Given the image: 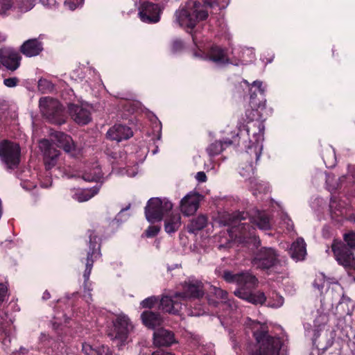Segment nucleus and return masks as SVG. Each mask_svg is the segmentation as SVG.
I'll return each instance as SVG.
<instances>
[{
  "mask_svg": "<svg viewBox=\"0 0 355 355\" xmlns=\"http://www.w3.org/2000/svg\"><path fill=\"white\" fill-rule=\"evenodd\" d=\"M252 86L257 89L262 97L261 99L257 100L255 92H252V89H250V106L251 108L245 110V116L248 123L253 122L254 121L255 122L252 123L250 125H247L245 127V130L249 137L252 134L254 141L242 155V159L248 162V164H241L239 173L243 178L249 180L252 189L254 190L253 193L256 195V191L259 193L267 192L269 190V187L267 184L260 182L256 178H252L254 172L253 164L257 163L263 149L261 142L263 140L264 125L261 121L257 119L261 116L260 110H263L266 107V100L263 97L265 88L263 87V83L259 80H255L252 83ZM251 141L252 142V141Z\"/></svg>",
  "mask_w": 355,
  "mask_h": 355,
  "instance_id": "obj_1",
  "label": "nucleus"
},
{
  "mask_svg": "<svg viewBox=\"0 0 355 355\" xmlns=\"http://www.w3.org/2000/svg\"><path fill=\"white\" fill-rule=\"evenodd\" d=\"M202 6L196 0H189L186 5L175 12V22L180 26L186 29L191 33L193 43L200 49L198 45V37L195 33H192L197 23L205 20L208 17L207 10H205L204 6L214 8L218 5L216 0H203Z\"/></svg>",
  "mask_w": 355,
  "mask_h": 355,
  "instance_id": "obj_2",
  "label": "nucleus"
},
{
  "mask_svg": "<svg viewBox=\"0 0 355 355\" xmlns=\"http://www.w3.org/2000/svg\"><path fill=\"white\" fill-rule=\"evenodd\" d=\"M245 325L252 331L255 340L251 355H279L282 343L281 339L268 333L266 324L250 318H246Z\"/></svg>",
  "mask_w": 355,
  "mask_h": 355,
  "instance_id": "obj_3",
  "label": "nucleus"
},
{
  "mask_svg": "<svg viewBox=\"0 0 355 355\" xmlns=\"http://www.w3.org/2000/svg\"><path fill=\"white\" fill-rule=\"evenodd\" d=\"M247 215V213L245 212H238L225 214L223 216L222 223L223 225L231 226V227L223 233V236H228V238L226 239V243L219 245L220 248L228 247L229 243L235 239L245 243H248V239L257 241L254 227L248 223L241 222L246 218Z\"/></svg>",
  "mask_w": 355,
  "mask_h": 355,
  "instance_id": "obj_4",
  "label": "nucleus"
},
{
  "mask_svg": "<svg viewBox=\"0 0 355 355\" xmlns=\"http://www.w3.org/2000/svg\"><path fill=\"white\" fill-rule=\"evenodd\" d=\"M223 278L227 282L236 283L238 285L239 288L234 292L238 297L256 305H262L266 301V297L263 292H251V289L256 286L257 279L250 272L233 274L232 272L225 271Z\"/></svg>",
  "mask_w": 355,
  "mask_h": 355,
  "instance_id": "obj_5",
  "label": "nucleus"
},
{
  "mask_svg": "<svg viewBox=\"0 0 355 355\" xmlns=\"http://www.w3.org/2000/svg\"><path fill=\"white\" fill-rule=\"evenodd\" d=\"M204 295L203 284L198 280H189L183 285V292L175 293L172 296H164L160 300L159 308L164 312L173 314L180 313L188 300L200 298Z\"/></svg>",
  "mask_w": 355,
  "mask_h": 355,
  "instance_id": "obj_6",
  "label": "nucleus"
},
{
  "mask_svg": "<svg viewBox=\"0 0 355 355\" xmlns=\"http://www.w3.org/2000/svg\"><path fill=\"white\" fill-rule=\"evenodd\" d=\"M39 105L43 116L51 123L61 125L65 122L62 107L56 99L49 96L41 98Z\"/></svg>",
  "mask_w": 355,
  "mask_h": 355,
  "instance_id": "obj_7",
  "label": "nucleus"
},
{
  "mask_svg": "<svg viewBox=\"0 0 355 355\" xmlns=\"http://www.w3.org/2000/svg\"><path fill=\"white\" fill-rule=\"evenodd\" d=\"M173 208V204L166 198H152L145 209L146 218L150 223L162 220L163 216Z\"/></svg>",
  "mask_w": 355,
  "mask_h": 355,
  "instance_id": "obj_8",
  "label": "nucleus"
},
{
  "mask_svg": "<svg viewBox=\"0 0 355 355\" xmlns=\"http://www.w3.org/2000/svg\"><path fill=\"white\" fill-rule=\"evenodd\" d=\"M0 158L8 168L17 167L20 162L19 144L7 140L2 141L0 143Z\"/></svg>",
  "mask_w": 355,
  "mask_h": 355,
  "instance_id": "obj_9",
  "label": "nucleus"
},
{
  "mask_svg": "<svg viewBox=\"0 0 355 355\" xmlns=\"http://www.w3.org/2000/svg\"><path fill=\"white\" fill-rule=\"evenodd\" d=\"M331 250L339 265L347 270H355V257L341 241H334Z\"/></svg>",
  "mask_w": 355,
  "mask_h": 355,
  "instance_id": "obj_10",
  "label": "nucleus"
},
{
  "mask_svg": "<svg viewBox=\"0 0 355 355\" xmlns=\"http://www.w3.org/2000/svg\"><path fill=\"white\" fill-rule=\"evenodd\" d=\"M132 328L133 326L128 316L123 314L119 315L114 321V329L110 334V336L112 337V339L118 340L123 343L128 338Z\"/></svg>",
  "mask_w": 355,
  "mask_h": 355,
  "instance_id": "obj_11",
  "label": "nucleus"
},
{
  "mask_svg": "<svg viewBox=\"0 0 355 355\" xmlns=\"http://www.w3.org/2000/svg\"><path fill=\"white\" fill-rule=\"evenodd\" d=\"M278 254L272 248H262L256 254L252 260L254 267L266 269L273 266L277 261Z\"/></svg>",
  "mask_w": 355,
  "mask_h": 355,
  "instance_id": "obj_12",
  "label": "nucleus"
},
{
  "mask_svg": "<svg viewBox=\"0 0 355 355\" xmlns=\"http://www.w3.org/2000/svg\"><path fill=\"white\" fill-rule=\"evenodd\" d=\"M21 56L20 53L12 47H3L0 49V62L8 70L15 71L21 64Z\"/></svg>",
  "mask_w": 355,
  "mask_h": 355,
  "instance_id": "obj_13",
  "label": "nucleus"
},
{
  "mask_svg": "<svg viewBox=\"0 0 355 355\" xmlns=\"http://www.w3.org/2000/svg\"><path fill=\"white\" fill-rule=\"evenodd\" d=\"M202 196L197 192L191 191L180 201V209L186 216L194 214L199 208Z\"/></svg>",
  "mask_w": 355,
  "mask_h": 355,
  "instance_id": "obj_14",
  "label": "nucleus"
},
{
  "mask_svg": "<svg viewBox=\"0 0 355 355\" xmlns=\"http://www.w3.org/2000/svg\"><path fill=\"white\" fill-rule=\"evenodd\" d=\"M39 147L44 154V162L47 170L51 169L58 162L60 156V151L55 149L53 144L48 139H42L40 141Z\"/></svg>",
  "mask_w": 355,
  "mask_h": 355,
  "instance_id": "obj_15",
  "label": "nucleus"
},
{
  "mask_svg": "<svg viewBox=\"0 0 355 355\" xmlns=\"http://www.w3.org/2000/svg\"><path fill=\"white\" fill-rule=\"evenodd\" d=\"M163 8L157 4L144 2L141 4L139 15L141 20L146 23H157L160 19V14Z\"/></svg>",
  "mask_w": 355,
  "mask_h": 355,
  "instance_id": "obj_16",
  "label": "nucleus"
},
{
  "mask_svg": "<svg viewBox=\"0 0 355 355\" xmlns=\"http://www.w3.org/2000/svg\"><path fill=\"white\" fill-rule=\"evenodd\" d=\"M89 250L87 253V258L86 262V268L83 274V277L85 279V290L87 288V283L89 281V275L91 274V271L93 267L94 259L93 257L97 258L100 257L101 253L99 251V245H98V242L96 241V235H94V232H91L89 234Z\"/></svg>",
  "mask_w": 355,
  "mask_h": 355,
  "instance_id": "obj_17",
  "label": "nucleus"
},
{
  "mask_svg": "<svg viewBox=\"0 0 355 355\" xmlns=\"http://www.w3.org/2000/svg\"><path fill=\"white\" fill-rule=\"evenodd\" d=\"M68 108L71 118L78 124L85 125L92 120L91 112L87 105L70 104Z\"/></svg>",
  "mask_w": 355,
  "mask_h": 355,
  "instance_id": "obj_18",
  "label": "nucleus"
},
{
  "mask_svg": "<svg viewBox=\"0 0 355 355\" xmlns=\"http://www.w3.org/2000/svg\"><path fill=\"white\" fill-rule=\"evenodd\" d=\"M214 293L215 296L221 300L220 302H216L213 300L209 299L208 302L210 305H213L215 306H219L223 310L225 311H228V313L221 314V316L226 317L227 315L230 314L234 310L236 309V305L234 301L227 299V293L220 288H214Z\"/></svg>",
  "mask_w": 355,
  "mask_h": 355,
  "instance_id": "obj_19",
  "label": "nucleus"
},
{
  "mask_svg": "<svg viewBox=\"0 0 355 355\" xmlns=\"http://www.w3.org/2000/svg\"><path fill=\"white\" fill-rule=\"evenodd\" d=\"M133 132L130 128L121 124H116L107 132V137L113 141L120 142L132 137Z\"/></svg>",
  "mask_w": 355,
  "mask_h": 355,
  "instance_id": "obj_20",
  "label": "nucleus"
},
{
  "mask_svg": "<svg viewBox=\"0 0 355 355\" xmlns=\"http://www.w3.org/2000/svg\"><path fill=\"white\" fill-rule=\"evenodd\" d=\"M195 57L203 59H209L218 64L229 63V59L225 51L219 46H211L207 55H202L197 52L194 53Z\"/></svg>",
  "mask_w": 355,
  "mask_h": 355,
  "instance_id": "obj_21",
  "label": "nucleus"
},
{
  "mask_svg": "<svg viewBox=\"0 0 355 355\" xmlns=\"http://www.w3.org/2000/svg\"><path fill=\"white\" fill-rule=\"evenodd\" d=\"M175 342L173 333L165 329H159L153 334V343L157 347H168Z\"/></svg>",
  "mask_w": 355,
  "mask_h": 355,
  "instance_id": "obj_22",
  "label": "nucleus"
},
{
  "mask_svg": "<svg viewBox=\"0 0 355 355\" xmlns=\"http://www.w3.org/2000/svg\"><path fill=\"white\" fill-rule=\"evenodd\" d=\"M42 51L43 44L37 39L28 40L20 46L21 53L28 58L37 56Z\"/></svg>",
  "mask_w": 355,
  "mask_h": 355,
  "instance_id": "obj_23",
  "label": "nucleus"
},
{
  "mask_svg": "<svg viewBox=\"0 0 355 355\" xmlns=\"http://www.w3.org/2000/svg\"><path fill=\"white\" fill-rule=\"evenodd\" d=\"M100 189L101 185H96L89 189H73L71 190V197L79 202H86L96 196Z\"/></svg>",
  "mask_w": 355,
  "mask_h": 355,
  "instance_id": "obj_24",
  "label": "nucleus"
},
{
  "mask_svg": "<svg viewBox=\"0 0 355 355\" xmlns=\"http://www.w3.org/2000/svg\"><path fill=\"white\" fill-rule=\"evenodd\" d=\"M53 137L55 138V144L58 147L62 148L66 153H72L75 150V144L69 135L61 132H56Z\"/></svg>",
  "mask_w": 355,
  "mask_h": 355,
  "instance_id": "obj_25",
  "label": "nucleus"
},
{
  "mask_svg": "<svg viewBox=\"0 0 355 355\" xmlns=\"http://www.w3.org/2000/svg\"><path fill=\"white\" fill-rule=\"evenodd\" d=\"M291 258L295 261L304 260L306 255V243L302 238H298L294 241L289 250Z\"/></svg>",
  "mask_w": 355,
  "mask_h": 355,
  "instance_id": "obj_26",
  "label": "nucleus"
},
{
  "mask_svg": "<svg viewBox=\"0 0 355 355\" xmlns=\"http://www.w3.org/2000/svg\"><path fill=\"white\" fill-rule=\"evenodd\" d=\"M250 222L262 230H267L271 227L270 218L265 211H256L250 217Z\"/></svg>",
  "mask_w": 355,
  "mask_h": 355,
  "instance_id": "obj_27",
  "label": "nucleus"
},
{
  "mask_svg": "<svg viewBox=\"0 0 355 355\" xmlns=\"http://www.w3.org/2000/svg\"><path fill=\"white\" fill-rule=\"evenodd\" d=\"M141 318L144 324L150 329H155L162 322L160 315L151 311H144L141 315Z\"/></svg>",
  "mask_w": 355,
  "mask_h": 355,
  "instance_id": "obj_28",
  "label": "nucleus"
},
{
  "mask_svg": "<svg viewBox=\"0 0 355 355\" xmlns=\"http://www.w3.org/2000/svg\"><path fill=\"white\" fill-rule=\"evenodd\" d=\"M181 216L180 214H171L164 220V230L168 234H173L181 226Z\"/></svg>",
  "mask_w": 355,
  "mask_h": 355,
  "instance_id": "obj_29",
  "label": "nucleus"
},
{
  "mask_svg": "<svg viewBox=\"0 0 355 355\" xmlns=\"http://www.w3.org/2000/svg\"><path fill=\"white\" fill-rule=\"evenodd\" d=\"M82 352L84 355H112L108 347L103 345L94 347L88 343L83 344Z\"/></svg>",
  "mask_w": 355,
  "mask_h": 355,
  "instance_id": "obj_30",
  "label": "nucleus"
},
{
  "mask_svg": "<svg viewBox=\"0 0 355 355\" xmlns=\"http://www.w3.org/2000/svg\"><path fill=\"white\" fill-rule=\"evenodd\" d=\"M83 178L87 182H100L101 184L99 185L101 186L104 182V178L102 175L101 168L97 164L95 165V166H94L92 169H90L89 171H86L83 175Z\"/></svg>",
  "mask_w": 355,
  "mask_h": 355,
  "instance_id": "obj_31",
  "label": "nucleus"
},
{
  "mask_svg": "<svg viewBox=\"0 0 355 355\" xmlns=\"http://www.w3.org/2000/svg\"><path fill=\"white\" fill-rule=\"evenodd\" d=\"M346 203L340 199L334 197L331 198L329 208L333 218L342 216L345 213Z\"/></svg>",
  "mask_w": 355,
  "mask_h": 355,
  "instance_id": "obj_32",
  "label": "nucleus"
},
{
  "mask_svg": "<svg viewBox=\"0 0 355 355\" xmlns=\"http://www.w3.org/2000/svg\"><path fill=\"white\" fill-rule=\"evenodd\" d=\"M0 330L7 336H11L15 332L13 320L6 313L0 315Z\"/></svg>",
  "mask_w": 355,
  "mask_h": 355,
  "instance_id": "obj_33",
  "label": "nucleus"
},
{
  "mask_svg": "<svg viewBox=\"0 0 355 355\" xmlns=\"http://www.w3.org/2000/svg\"><path fill=\"white\" fill-rule=\"evenodd\" d=\"M207 223V218L205 215H199L193 218L187 226L189 232L196 233L202 230Z\"/></svg>",
  "mask_w": 355,
  "mask_h": 355,
  "instance_id": "obj_34",
  "label": "nucleus"
},
{
  "mask_svg": "<svg viewBox=\"0 0 355 355\" xmlns=\"http://www.w3.org/2000/svg\"><path fill=\"white\" fill-rule=\"evenodd\" d=\"M232 144V141L231 140L225 141L223 142L216 141L209 145L207 150L209 155L214 156L220 154L223 150V144L231 145Z\"/></svg>",
  "mask_w": 355,
  "mask_h": 355,
  "instance_id": "obj_35",
  "label": "nucleus"
},
{
  "mask_svg": "<svg viewBox=\"0 0 355 355\" xmlns=\"http://www.w3.org/2000/svg\"><path fill=\"white\" fill-rule=\"evenodd\" d=\"M17 4L16 0H0V15H7Z\"/></svg>",
  "mask_w": 355,
  "mask_h": 355,
  "instance_id": "obj_36",
  "label": "nucleus"
},
{
  "mask_svg": "<svg viewBox=\"0 0 355 355\" xmlns=\"http://www.w3.org/2000/svg\"><path fill=\"white\" fill-rule=\"evenodd\" d=\"M242 62L243 63H248L252 62L254 58V51L252 48H245L243 49L241 55Z\"/></svg>",
  "mask_w": 355,
  "mask_h": 355,
  "instance_id": "obj_37",
  "label": "nucleus"
},
{
  "mask_svg": "<svg viewBox=\"0 0 355 355\" xmlns=\"http://www.w3.org/2000/svg\"><path fill=\"white\" fill-rule=\"evenodd\" d=\"M17 5L21 11L27 12L35 6V0H16Z\"/></svg>",
  "mask_w": 355,
  "mask_h": 355,
  "instance_id": "obj_38",
  "label": "nucleus"
},
{
  "mask_svg": "<svg viewBox=\"0 0 355 355\" xmlns=\"http://www.w3.org/2000/svg\"><path fill=\"white\" fill-rule=\"evenodd\" d=\"M38 89L42 93H46L53 90V85L46 79H40L38 81Z\"/></svg>",
  "mask_w": 355,
  "mask_h": 355,
  "instance_id": "obj_39",
  "label": "nucleus"
},
{
  "mask_svg": "<svg viewBox=\"0 0 355 355\" xmlns=\"http://www.w3.org/2000/svg\"><path fill=\"white\" fill-rule=\"evenodd\" d=\"M343 239L348 247L355 250V232H349L345 234Z\"/></svg>",
  "mask_w": 355,
  "mask_h": 355,
  "instance_id": "obj_40",
  "label": "nucleus"
},
{
  "mask_svg": "<svg viewBox=\"0 0 355 355\" xmlns=\"http://www.w3.org/2000/svg\"><path fill=\"white\" fill-rule=\"evenodd\" d=\"M158 302V298L155 296H151L142 300L140 303L141 308L150 309Z\"/></svg>",
  "mask_w": 355,
  "mask_h": 355,
  "instance_id": "obj_41",
  "label": "nucleus"
},
{
  "mask_svg": "<svg viewBox=\"0 0 355 355\" xmlns=\"http://www.w3.org/2000/svg\"><path fill=\"white\" fill-rule=\"evenodd\" d=\"M325 282L326 279L324 275L322 273H320L316 276L313 285L315 288L321 291L323 289Z\"/></svg>",
  "mask_w": 355,
  "mask_h": 355,
  "instance_id": "obj_42",
  "label": "nucleus"
},
{
  "mask_svg": "<svg viewBox=\"0 0 355 355\" xmlns=\"http://www.w3.org/2000/svg\"><path fill=\"white\" fill-rule=\"evenodd\" d=\"M274 297H275V299L272 301L270 300L268 303V306L272 308L281 307L284 304V298L277 294H275Z\"/></svg>",
  "mask_w": 355,
  "mask_h": 355,
  "instance_id": "obj_43",
  "label": "nucleus"
},
{
  "mask_svg": "<svg viewBox=\"0 0 355 355\" xmlns=\"http://www.w3.org/2000/svg\"><path fill=\"white\" fill-rule=\"evenodd\" d=\"M160 231V227L156 225L149 226L146 230L145 234L146 237H153L156 236Z\"/></svg>",
  "mask_w": 355,
  "mask_h": 355,
  "instance_id": "obj_44",
  "label": "nucleus"
},
{
  "mask_svg": "<svg viewBox=\"0 0 355 355\" xmlns=\"http://www.w3.org/2000/svg\"><path fill=\"white\" fill-rule=\"evenodd\" d=\"M19 83V79L16 77L6 78L3 80V84L8 87H14L17 86Z\"/></svg>",
  "mask_w": 355,
  "mask_h": 355,
  "instance_id": "obj_45",
  "label": "nucleus"
},
{
  "mask_svg": "<svg viewBox=\"0 0 355 355\" xmlns=\"http://www.w3.org/2000/svg\"><path fill=\"white\" fill-rule=\"evenodd\" d=\"M183 46L182 42L180 40H175L172 43V50L174 52L181 49Z\"/></svg>",
  "mask_w": 355,
  "mask_h": 355,
  "instance_id": "obj_46",
  "label": "nucleus"
},
{
  "mask_svg": "<svg viewBox=\"0 0 355 355\" xmlns=\"http://www.w3.org/2000/svg\"><path fill=\"white\" fill-rule=\"evenodd\" d=\"M64 5L66 8L70 10H74L78 7V5L71 0H65Z\"/></svg>",
  "mask_w": 355,
  "mask_h": 355,
  "instance_id": "obj_47",
  "label": "nucleus"
},
{
  "mask_svg": "<svg viewBox=\"0 0 355 355\" xmlns=\"http://www.w3.org/2000/svg\"><path fill=\"white\" fill-rule=\"evenodd\" d=\"M196 178L199 182H205L207 180L206 174L202 171L198 172Z\"/></svg>",
  "mask_w": 355,
  "mask_h": 355,
  "instance_id": "obj_48",
  "label": "nucleus"
},
{
  "mask_svg": "<svg viewBox=\"0 0 355 355\" xmlns=\"http://www.w3.org/2000/svg\"><path fill=\"white\" fill-rule=\"evenodd\" d=\"M206 313V311L203 309H194V310H191L190 315L192 316H200Z\"/></svg>",
  "mask_w": 355,
  "mask_h": 355,
  "instance_id": "obj_49",
  "label": "nucleus"
},
{
  "mask_svg": "<svg viewBox=\"0 0 355 355\" xmlns=\"http://www.w3.org/2000/svg\"><path fill=\"white\" fill-rule=\"evenodd\" d=\"M331 178L328 175L327 178V180H326V182H327V187H328V189L330 191H335L336 189H338V184H337L336 185H330L329 184V182L331 180Z\"/></svg>",
  "mask_w": 355,
  "mask_h": 355,
  "instance_id": "obj_50",
  "label": "nucleus"
},
{
  "mask_svg": "<svg viewBox=\"0 0 355 355\" xmlns=\"http://www.w3.org/2000/svg\"><path fill=\"white\" fill-rule=\"evenodd\" d=\"M21 186L23 187L24 189H25L26 190H31L33 188L35 187V184L34 183L26 182H22L21 183Z\"/></svg>",
  "mask_w": 355,
  "mask_h": 355,
  "instance_id": "obj_51",
  "label": "nucleus"
},
{
  "mask_svg": "<svg viewBox=\"0 0 355 355\" xmlns=\"http://www.w3.org/2000/svg\"><path fill=\"white\" fill-rule=\"evenodd\" d=\"M152 355H175V354L171 352H165L163 350H159V351L153 352L152 354Z\"/></svg>",
  "mask_w": 355,
  "mask_h": 355,
  "instance_id": "obj_52",
  "label": "nucleus"
},
{
  "mask_svg": "<svg viewBox=\"0 0 355 355\" xmlns=\"http://www.w3.org/2000/svg\"><path fill=\"white\" fill-rule=\"evenodd\" d=\"M285 223H286L287 230L288 231L293 230V227H294L293 223L289 218L286 219V221H285Z\"/></svg>",
  "mask_w": 355,
  "mask_h": 355,
  "instance_id": "obj_53",
  "label": "nucleus"
},
{
  "mask_svg": "<svg viewBox=\"0 0 355 355\" xmlns=\"http://www.w3.org/2000/svg\"><path fill=\"white\" fill-rule=\"evenodd\" d=\"M51 295L49 291H46L42 295V299L44 300H49L50 298Z\"/></svg>",
  "mask_w": 355,
  "mask_h": 355,
  "instance_id": "obj_54",
  "label": "nucleus"
},
{
  "mask_svg": "<svg viewBox=\"0 0 355 355\" xmlns=\"http://www.w3.org/2000/svg\"><path fill=\"white\" fill-rule=\"evenodd\" d=\"M129 207H130V205H129V206H128V207H127L126 208H125V209H122L121 211H123L128 210V209H129Z\"/></svg>",
  "mask_w": 355,
  "mask_h": 355,
  "instance_id": "obj_55",
  "label": "nucleus"
},
{
  "mask_svg": "<svg viewBox=\"0 0 355 355\" xmlns=\"http://www.w3.org/2000/svg\"><path fill=\"white\" fill-rule=\"evenodd\" d=\"M90 291L91 290L89 288H88V296H89V297H91Z\"/></svg>",
  "mask_w": 355,
  "mask_h": 355,
  "instance_id": "obj_56",
  "label": "nucleus"
},
{
  "mask_svg": "<svg viewBox=\"0 0 355 355\" xmlns=\"http://www.w3.org/2000/svg\"><path fill=\"white\" fill-rule=\"evenodd\" d=\"M244 83H246V84H249L247 80H244Z\"/></svg>",
  "mask_w": 355,
  "mask_h": 355,
  "instance_id": "obj_57",
  "label": "nucleus"
}]
</instances>
